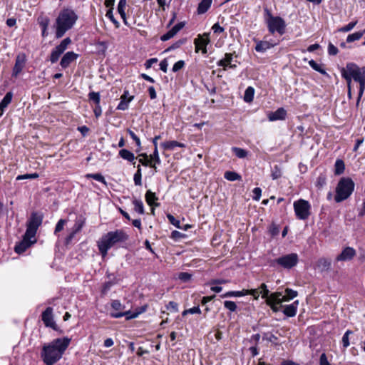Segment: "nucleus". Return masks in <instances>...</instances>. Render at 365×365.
I'll return each instance as SVG.
<instances>
[{
    "label": "nucleus",
    "instance_id": "20",
    "mask_svg": "<svg viewBox=\"0 0 365 365\" xmlns=\"http://www.w3.org/2000/svg\"><path fill=\"white\" fill-rule=\"evenodd\" d=\"M331 260L327 258H320L316 263V268L321 272L330 269Z\"/></svg>",
    "mask_w": 365,
    "mask_h": 365
},
{
    "label": "nucleus",
    "instance_id": "33",
    "mask_svg": "<svg viewBox=\"0 0 365 365\" xmlns=\"http://www.w3.org/2000/svg\"><path fill=\"white\" fill-rule=\"evenodd\" d=\"M133 204L134 205V210L135 212H138L140 215L144 214V206L143 202L140 200L135 199L133 201Z\"/></svg>",
    "mask_w": 365,
    "mask_h": 365
},
{
    "label": "nucleus",
    "instance_id": "29",
    "mask_svg": "<svg viewBox=\"0 0 365 365\" xmlns=\"http://www.w3.org/2000/svg\"><path fill=\"white\" fill-rule=\"evenodd\" d=\"M255 94L254 88L249 86L246 88L244 94V101L247 103H250L253 101Z\"/></svg>",
    "mask_w": 365,
    "mask_h": 365
},
{
    "label": "nucleus",
    "instance_id": "38",
    "mask_svg": "<svg viewBox=\"0 0 365 365\" xmlns=\"http://www.w3.org/2000/svg\"><path fill=\"white\" fill-rule=\"evenodd\" d=\"M356 24H357V21H351V22L349 23L347 25L339 28L338 29V31L343 32V33L349 32L354 28V26L356 25Z\"/></svg>",
    "mask_w": 365,
    "mask_h": 365
},
{
    "label": "nucleus",
    "instance_id": "56",
    "mask_svg": "<svg viewBox=\"0 0 365 365\" xmlns=\"http://www.w3.org/2000/svg\"><path fill=\"white\" fill-rule=\"evenodd\" d=\"M66 221L65 220L61 219L56 225L54 233L61 231L63 229V227L66 224Z\"/></svg>",
    "mask_w": 365,
    "mask_h": 365
},
{
    "label": "nucleus",
    "instance_id": "59",
    "mask_svg": "<svg viewBox=\"0 0 365 365\" xmlns=\"http://www.w3.org/2000/svg\"><path fill=\"white\" fill-rule=\"evenodd\" d=\"M178 304L175 302H170L167 305V309L170 312H177L178 311Z\"/></svg>",
    "mask_w": 365,
    "mask_h": 365
},
{
    "label": "nucleus",
    "instance_id": "5",
    "mask_svg": "<svg viewBox=\"0 0 365 365\" xmlns=\"http://www.w3.org/2000/svg\"><path fill=\"white\" fill-rule=\"evenodd\" d=\"M354 182L349 178H342L339 181L336 187V195L334 200L336 202H340L346 200L354 190Z\"/></svg>",
    "mask_w": 365,
    "mask_h": 365
},
{
    "label": "nucleus",
    "instance_id": "1",
    "mask_svg": "<svg viewBox=\"0 0 365 365\" xmlns=\"http://www.w3.org/2000/svg\"><path fill=\"white\" fill-rule=\"evenodd\" d=\"M71 341V338L65 336L44 344L41 351V357L43 363L46 365H53L58 362L70 345Z\"/></svg>",
    "mask_w": 365,
    "mask_h": 365
},
{
    "label": "nucleus",
    "instance_id": "63",
    "mask_svg": "<svg viewBox=\"0 0 365 365\" xmlns=\"http://www.w3.org/2000/svg\"><path fill=\"white\" fill-rule=\"evenodd\" d=\"M185 22L182 21L175 25L171 30L175 34V35L185 26Z\"/></svg>",
    "mask_w": 365,
    "mask_h": 365
},
{
    "label": "nucleus",
    "instance_id": "35",
    "mask_svg": "<svg viewBox=\"0 0 365 365\" xmlns=\"http://www.w3.org/2000/svg\"><path fill=\"white\" fill-rule=\"evenodd\" d=\"M232 150L235 155L239 158H245L247 156L248 152L245 149L233 147Z\"/></svg>",
    "mask_w": 365,
    "mask_h": 365
},
{
    "label": "nucleus",
    "instance_id": "47",
    "mask_svg": "<svg viewBox=\"0 0 365 365\" xmlns=\"http://www.w3.org/2000/svg\"><path fill=\"white\" fill-rule=\"evenodd\" d=\"M106 17H108L115 25V26L116 28H119L120 26V24L119 22L114 18L113 16V11H112V9H109L106 14Z\"/></svg>",
    "mask_w": 365,
    "mask_h": 365
},
{
    "label": "nucleus",
    "instance_id": "24",
    "mask_svg": "<svg viewBox=\"0 0 365 365\" xmlns=\"http://www.w3.org/2000/svg\"><path fill=\"white\" fill-rule=\"evenodd\" d=\"M119 155L124 160H126L133 163V165H135V157L133 153L129 151L127 149H122L119 151Z\"/></svg>",
    "mask_w": 365,
    "mask_h": 365
},
{
    "label": "nucleus",
    "instance_id": "55",
    "mask_svg": "<svg viewBox=\"0 0 365 365\" xmlns=\"http://www.w3.org/2000/svg\"><path fill=\"white\" fill-rule=\"evenodd\" d=\"M143 158L139 159V162L144 166H148L150 165V160L148 159V157L146 153H143L140 155Z\"/></svg>",
    "mask_w": 365,
    "mask_h": 365
},
{
    "label": "nucleus",
    "instance_id": "31",
    "mask_svg": "<svg viewBox=\"0 0 365 365\" xmlns=\"http://www.w3.org/2000/svg\"><path fill=\"white\" fill-rule=\"evenodd\" d=\"M224 177L226 180L230 181H235L241 179V176L234 171H226L224 174Z\"/></svg>",
    "mask_w": 365,
    "mask_h": 365
},
{
    "label": "nucleus",
    "instance_id": "39",
    "mask_svg": "<svg viewBox=\"0 0 365 365\" xmlns=\"http://www.w3.org/2000/svg\"><path fill=\"white\" fill-rule=\"evenodd\" d=\"M127 131L129 133V135L131 137V138L135 142L136 145L138 147L137 151H139L141 149V142H140V138L130 129H128Z\"/></svg>",
    "mask_w": 365,
    "mask_h": 365
},
{
    "label": "nucleus",
    "instance_id": "7",
    "mask_svg": "<svg viewBox=\"0 0 365 365\" xmlns=\"http://www.w3.org/2000/svg\"><path fill=\"white\" fill-rule=\"evenodd\" d=\"M111 307L115 312H110V315L113 318H120L125 317L126 319L136 318L139 315V312L132 313L130 311H123L125 306L120 303L119 300H113Z\"/></svg>",
    "mask_w": 365,
    "mask_h": 365
},
{
    "label": "nucleus",
    "instance_id": "8",
    "mask_svg": "<svg viewBox=\"0 0 365 365\" xmlns=\"http://www.w3.org/2000/svg\"><path fill=\"white\" fill-rule=\"evenodd\" d=\"M293 206L297 219L306 220L309 218L311 214V205L307 200H298L294 202Z\"/></svg>",
    "mask_w": 365,
    "mask_h": 365
},
{
    "label": "nucleus",
    "instance_id": "2",
    "mask_svg": "<svg viewBox=\"0 0 365 365\" xmlns=\"http://www.w3.org/2000/svg\"><path fill=\"white\" fill-rule=\"evenodd\" d=\"M341 76L346 81L347 84H351V78L359 83V91L356 104L362 97L365 90V67H359L354 63H349L346 68L341 69Z\"/></svg>",
    "mask_w": 365,
    "mask_h": 365
},
{
    "label": "nucleus",
    "instance_id": "44",
    "mask_svg": "<svg viewBox=\"0 0 365 365\" xmlns=\"http://www.w3.org/2000/svg\"><path fill=\"white\" fill-rule=\"evenodd\" d=\"M352 333L353 332L351 330H347L344 333V336L342 337V343H343V346L344 348H347L349 346L350 343H349V336L350 334H352Z\"/></svg>",
    "mask_w": 365,
    "mask_h": 365
},
{
    "label": "nucleus",
    "instance_id": "9",
    "mask_svg": "<svg viewBox=\"0 0 365 365\" xmlns=\"http://www.w3.org/2000/svg\"><path fill=\"white\" fill-rule=\"evenodd\" d=\"M43 221V215L37 212H33L30 219L27 222L26 230L25 234L27 237H35L38 227Z\"/></svg>",
    "mask_w": 365,
    "mask_h": 365
},
{
    "label": "nucleus",
    "instance_id": "64",
    "mask_svg": "<svg viewBox=\"0 0 365 365\" xmlns=\"http://www.w3.org/2000/svg\"><path fill=\"white\" fill-rule=\"evenodd\" d=\"M319 365H331L325 353L321 354L319 358Z\"/></svg>",
    "mask_w": 365,
    "mask_h": 365
},
{
    "label": "nucleus",
    "instance_id": "43",
    "mask_svg": "<svg viewBox=\"0 0 365 365\" xmlns=\"http://www.w3.org/2000/svg\"><path fill=\"white\" fill-rule=\"evenodd\" d=\"M38 178V174L36 173H31V174H24L18 175L16 177V180H26V179H36Z\"/></svg>",
    "mask_w": 365,
    "mask_h": 365
},
{
    "label": "nucleus",
    "instance_id": "37",
    "mask_svg": "<svg viewBox=\"0 0 365 365\" xmlns=\"http://www.w3.org/2000/svg\"><path fill=\"white\" fill-rule=\"evenodd\" d=\"M309 66L316 71H318L321 74L325 75L327 72L324 69L322 68V66L318 64L315 61L311 60L309 61Z\"/></svg>",
    "mask_w": 365,
    "mask_h": 365
},
{
    "label": "nucleus",
    "instance_id": "30",
    "mask_svg": "<svg viewBox=\"0 0 365 365\" xmlns=\"http://www.w3.org/2000/svg\"><path fill=\"white\" fill-rule=\"evenodd\" d=\"M11 99L12 93L11 92H8L0 102V110L1 111H3L4 109L8 106V105L11 103Z\"/></svg>",
    "mask_w": 365,
    "mask_h": 365
},
{
    "label": "nucleus",
    "instance_id": "53",
    "mask_svg": "<svg viewBox=\"0 0 365 365\" xmlns=\"http://www.w3.org/2000/svg\"><path fill=\"white\" fill-rule=\"evenodd\" d=\"M153 160L155 163L160 164L161 161L159 157L158 148H155L154 151L152 155H150V159Z\"/></svg>",
    "mask_w": 365,
    "mask_h": 365
},
{
    "label": "nucleus",
    "instance_id": "17",
    "mask_svg": "<svg viewBox=\"0 0 365 365\" xmlns=\"http://www.w3.org/2000/svg\"><path fill=\"white\" fill-rule=\"evenodd\" d=\"M356 255V251L354 248L347 247L344 248L340 255H339L336 261H348L351 260Z\"/></svg>",
    "mask_w": 365,
    "mask_h": 365
},
{
    "label": "nucleus",
    "instance_id": "48",
    "mask_svg": "<svg viewBox=\"0 0 365 365\" xmlns=\"http://www.w3.org/2000/svg\"><path fill=\"white\" fill-rule=\"evenodd\" d=\"M86 177L88 178H91L98 182L106 183L104 177L100 173L88 174Z\"/></svg>",
    "mask_w": 365,
    "mask_h": 365
},
{
    "label": "nucleus",
    "instance_id": "12",
    "mask_svg": "<svg viewBox=\"0 0 365 365\" xmlns=\"http://www.w3.org/2000/svg\"><path fill=\"white\" fill-rule=\"evenodd\" d=\"M210 40L209 38V34L204 33L202 35H198L197 37L194 40L195 52L201 51L202 54H206L207 53V46L210 43Z\"/></svg>",
    "mask_w": 365,
    "mask_h": 365
},
{
    "label": "nucleus",
    "instance_id": "14",
    "mask_svg": "<svg viewBox=\"0 0 365 365\" xmlns=\"http://www.w3.org/2000/svg\"><path fill=\"white\" fill-rule=\"evenodd\" d=\"M52 313L53 309L51 307H47L42 313V321L46 327L56 329V324L53 322Z\"/></svg>",
    "mask_w": 365,
    "mask_h": 365
},
{
    "label": "nucleus",
    "instance_id": "19",
    "mask_svg": "<svg viewBox=\"0 0 365 365\" xmlns=\"http://www.w3.org/2000/svg\"><path fill=\"white\" fill-rule=\"evenodd\" d=\"M286 115L287 111L283 108H279L274 112H270L268 114V119L269 121L284 120Z\"/></svg>",
    "mask_w": 365,
    "mask_h": 365
},
{
    "label": "nucleus",
    "instance_id": "62",
    "mask_svg": "<svg viewBox=\"0 0 365 365\" xmlns=\"http://www.w3.org/2000/svg\"><path fill=\"white\" fill-rule=\"evenodd\" d=\"M167 217H168V219L169 220V221H170V222L171 224H173V225H175V226L176 227H178V228H180V221H179V220H177L174 217V216H173V215H170V214H168V215H167Z\"/></svg>",
    "mask_w": 365,
    "mask_h": 365
},
{
    "label": "nucleus",
    "instance_id": "27",
    "mask_svg": "<svg viewBox=\"0 0 365 365\" xmlns=\"http://www.w3.org/2000/svg\"><path fill=\"white\" fill-rule=\"evenodd\" d=\"M145 197L146 202L150 206H153V205L156 206V207L159 206L158 203H155V201L158 200V197H156L155 192H153L150 190H148L145 193Z\"/></svg>",
    "mask_w": 365,
    "mask_h": 365
},
{
    "label": "nucleus",
    "instance_id": "57",
    "mask_svg": "<svg viewBox=\"0 0 365 365\" xmlns=\"http://www.w3.org/2000/svg\"><path fill=\"white\" fill-rule=\"evenodd\" d=\"M175 36V34L170 29L166 34H163L160 39L163 41H166Z\"/></svg>",
    "mask_w": 365,
    "mask_h": 365
},
{
    "label": "nucleus",
    "instance_id": "60",
    "mask_svg": "<svg viewBox=\"0 0 365 365\" xmlns=\"http://www.w3.org/2000/svg\"><path fill=\"white\" fill-rule=\"evenodd\" d=\"M338 48L333 45L331 43H329L328 46V53L329 55L335 56L338 53Z\"/></svg>",
    "mask_w": 365,
    "mask_h": 365
},
{
    "label": "nucleus",
    "instance_id": "40",
    "mask_svg": "<svg viewBox=\"0 0 365 365\" xmlns=\"http://www.w3.org/2000/svg\"><path fill=\"white\" fill-rule=\"evenodd\" d=\"M133 98V96H130L128 98V101L121 100L119 103L118 106H117V109L120 110H125L128 109V103L132 101Z\"/></svg>",
    "mask_w": 365,
    "mask_h": 365
},
{
    "label": "nucleus",
    "instance_id": "25",
    "mask_svg": "<svg viewBox=\"0 0 365 365\" xmlns=\"http://www.w3.org/2000/svg\"><path fill=\"white\" fill-rule=\"evenodd\" d=\"M165 150H173L175 147L185 148V145L176 140L166 141L161 144Z\"/></svg>",
    "mask_w": 365,
    "mask_h": 365
},
{
    "label": "nucleus",
    "instance_id": "28",
    "mask_svg": "<svg viewBox=\"0 0 365 365\" xmlns=\"http://www.w3.org/2000/svg\"><path fill=\"white\" fill-rule=\"evenodd\" d=\"M345 164L341 159H337L334 165V173L335 175H339L344 172Z\"/></svg>",
    "mask_w": 365,
    "mask_h": 365
},
{
    "label": "nucleus",
    "instance_id": "6",
    "mask_svg": "<svg viewBox=\"0 0 365 365\" xmlns=\"http://www.w3.org/2000/svg\"><path fill=\"white\" fill-rule=\"evenodd\" d=\"M264 13L267 16L265 21L269 32L272 34L275 32H277L280 35L284 34L286 28L284 20L280 16H272L270 11L267 8L264 9Z\"/></svg>",
    "mask_w": 365,
    "mask_h": 365
},
{
    "label": "nucleus",
    "instance_id": "50",
    "mask_svg": "<svg viewBox=\"0 0 365 365\" xmlns=\"http://www.w3.org/2000/svg\"><path fill=\"white\" fill-rule=\"evenodd\" d=\"M222 298L231 297H242L240 291H230L220 296Z\"/></svg>",
    "mask_w": 365,
    "mask_h": 365
},
{
    "label": "nucleus",
    "instance_id": "45",
    "mask_svg": "<svg viewBox=\"0 0 365 365\" xmlns=\"http://www.w3.org/2000/svg\"><path fill=\"white\" fill-rule=\"evenodd\" d=\"M200 313H201V310H200V307L197 306V307H193L188 309L184 310L182 313V315L185 316L187 314H200Z\"/></svg>",
    "mask_w": 365,
    "mask_h": 365
},
{
    "label": "nucleus",
    "instance_id": "51",
    "mask_svg": "<svg viewBox=\"0 0 365 365\" xmlns=\"http://www.w3.org/2000/svg\"><path fill=\"white\" fill-rule=\"evenodd\" d=\"M266 299V303L267 304H278V299L277 297H275L274 293H272L271 294H268L267 297H265Z\"/></svg>",
    "mask_w": 365,
    "mask_h": 365
},
{
    "label": "nucleus",
    "instance_id": "49",
    "mask_svg": "<svg viewBox=\"0 0 365 365\" xmlns=\"http://www.w3.org/2000/svg\"><path fill=\"white\" fill-rule=\"evenodd\" d=\"M224 306L226 309L231 312H235L237 309L236 304L232 301H225Z\"/></svg>",
    "mask_w": 365,
    "mask_h": 365
},
{
    "label": "nucleus",
    "instance_id": "10",
    "mask_svg": "<svg viewBox=\"0 0 365 365\" xmlns=\"http://www.w3.org/2000/svg\"><path fill=\"white\" fill-rule=\"evenodd\" d=\"M71 43L70 38H64L59 45L56 46L51 51L49 60L52 63L58 61L61 55L67 49L68 46Z\"/></svg>",
    "mask_w": 365,
    "mask_h": 365
},
{
    "label": "nucleus",
    "instance_id": "13",
    "mask_svg": "<svg viewBox=\"0 0 365 365\" xmlns=\"http://www.w3.org/2000/svg\"><path fill=\"white\" fill-rule=\"evenodd\" d=\"M35 242L34 237H26V234H24L22 241L16 245L14 250L16 253H22Z\"/></svg>",
    "mask_w": 365,
    "mask_h": 365
},
{
    "label": "nucleus",
    "instance_id": "34",
    "mask_svg": "<svg viewBox=\"0 0 365 365\" xmlns=\"http://www.w3.org/2000/svg\"><path fill=\"white\" fill-rule=\"evenodd\" d=\"M365 30L363 31H358L354 34H349L346 38V42L351 43L357 40H359L364 35Z\"/></svg>",
    "mask_w": 365,
    "mask_h": 365
},
{
    "label": "nucleus",
    "instance_id": "26",
    "mask_svg": "<svg viewBox=\"0 0 365 365\" xmlns=\"http://www.w3.org/2000/svg\"><path fill=\"white\" fill-rule=\"evenodd\" d=\"M212 0H202L198 4L197 13L199 14H205L211 6Z\"/></svg>",
    "mask_w": 365,
    "mask_h": 365
},
{
    "label": "nucleus",
    "instance_id": "54",
    "mask_svg": "<svg viewBox=\"0 0 365 365\" xmlns=\"http://www.w3.org/2000/svg\"><path fill=\"white\" fill-rule=\"evenodd\" d=\"M253 196L252 199L254 200L258 201L260 199L261 195H262V190L259 187H255L253 190Z\"/></svg>",
    "mask_w": 365,
    "mask_h": 365
},
{
    "label": "nucleus",
    "instance_id": "16",
    "mask_svg": "<svg viewBox=\"0 0 365 365\" xmlns=\"http://www.w3.org/2000/svg\"><path fill=\"white\" fill-rule=\"evenodd\" d=\"M26 63L24 54H19L16 58L15 65L13 68L12 76L16 77L23 70Z\"/></svg>",
    "mask_w": 365,
    "mask_h": 365
},
{
    "label": "nucleus",
    "instance_id": "41",
    "mask_svg": "<svg viewBox=\"0 0 365 365\" xmlns=\"http://www.w3.org/2000/svg\"><path fill=\"white\" fill-rule=\"evenodd\" d=\"M271 176L273 180H277L282 176V172L278 165H274L272 168Z\"/></svg>",
    "mask_w": 365,
    "mask_h": 365
},
{
    "label": "nucleus",
    "instance_id": "42",
    "mask_svg": "<svg viewBox=\"0 0 365 365\" xmlns=\"http://www.w3.org/2000/svg\"><path fill=\"white\" fill-rule=\"evenodd\" d=\"M88 98L93 101L96 105L100 104V94L98 92H91L88 94Z\"/></svg>",
    "mask_w": 365,
    "mask_h": 365
},
{
    "label": "nucleus",
    "instance_id": "3",
    "mask_svg": "<svg viewBox=\"0 0 365 365\" xmlns=\"http://www.w3.org/2000/svg\"><path fill=\"white\" fill-rule=\"evenodd\" d=\"M128 240V235L123 230H116L108 232L97 242V245L100 253L103 257H105L108 251L115 245L125 242Z\"/></svg>",
    "mask_w": 365,
    "mask_h": 365
},
{
    "label": "nucleus",
    "instance_id": "18",
    "mask_svg": "<svg viewBox=\"0 0 365 365\" xmlns=\"http://www.w3.org/2000/svg\"><path fill=\"white\" fill-rule=\"evenodd\" d=\"M78 55L73 51H68L62 57L60 65L63 68H67L71 62L77 59Z\"/></svg>",
    "mask_w": 365,
    "mask_h": 365
},
{
    "label": "nucleus",
    "instance_id": "15",
    "mask_svg": "<svg viewBox=\"0 0 365 365\" xmlns=\"http://www.w3.org/2000/svg\"><path fill=\"white\" fill-rule=\"evenodd\" d=\"M254 41L256 42L255 49L257 52L259 53H264L278 44V43H272L265 40L258 41L257 39H254Z\"/></svg>",
    "mask_w": 365,
    "mask_h": 365
},
{
    "label": "nucleus",
    "instance_id": "11",
    "mask_svg": "<svg viewBox=\"0 0 365 365\" xmlns=\"http://www.w3.org/2000/svg\"><path fill=\"white\" fill-rule=\"evenodd\" d=\"M299 258L296 253L286 255L276 259V262L284 269H291L298 263Z\"/></svg>",
    "mask_w": 365,
    "mask_h": 365
},
{
    "label": "nucleus",
    "instance_id": "4",
    "mask_svg": "<svg viewBox=\"0 0 365 365\" xmlns=\"http://www.w3.org/2000/svg\"><path fill=\"white\" fill-rule=\"evenodd\" d=\"M78 15L71 9H64L56 19V37L61 38L76 24Z\"/></svg>",
    "mask_w": 365,
    "mask_h": 365
},
{
    "label": "nucleus",
    "instance_id": "58",
    "mask_svg": "<svg viewBox=\"0 0 365 365\" xmlns=\"http://www.w3.org/2000/svg\"><path fill=\"white\" fill-rule=\"evenodd\" d=\"M259 288L262 289L261 291H259L260 294H262V297H267L269 291L268 290L267 285L264 283H262Z\"/></svg>",
    "mask_w": 365,
    "mask_h": 365
},
{
    "label": "nucleus",
    "instance_id": "61",
    "mask_svg": "<svg viewBox=\"0 0 365 365\" xmlns=\"http://www.w3.org/2000/svg\"><path fill=\"white\" fill-rule=\"evenodd\" d=\"M191 278V274L187 273V272H180L179 274H178V279H180V280H182V282H187Z\"/></svg>",
    "mask_w": 365,
    "mask_h": 365
},
{
    "label": "nucleus",
    "instance_id": "46",
    "mask_svg": "<svg viewBox=\"0 0 365 365\" xmlns=\"http://www.w3.org/2000/svg\"><path fill=\"white\" fill-rule=\"evenodd\" d=\"M49 20L48 19H46L45 20H43L40 22V26L42 28V36L43 37L46 36L48 35L47 33V29L48 26Z\"/></svg>",
    "mask_w": 365,
    "mask_h": 365
},
{
    "label": "nucleus",
    "instance_id": "52",
    "mask_svg": "<svg viewBox=\"0 0 365 365\" xmlns=\"http://www.w3.org/2000/svg\"><path fill=\"white\" fill-rule=\"evenodd\" d=\"M185 66V61L182 60H180L177 61L173 66L172 71L173 72H178L180 69H182Z\"/></svg>",
    "mask_w": 365,
    "mask_h": 365
},
{
    "label": "nucleus",
    "instance_id": "32",
    "mask_svg": "<svg viewBox=\"0 0 365 365\" xmlns=\"http://www.w3.org/2000/svg\"><path fill=\"white\" fill-rule=\"evenodd\" d=\"M285 294L284 295V302H289L291 299L296 297L298 294L297 291H294L292 289L287 288L284 291Z\"/></svg>",
    "mask_w": 365,
    "mask_h": 365
},
{
    "label": "nucleus",
    "instance_id": "21",
    "mask_svg": "<svg viewBox=\"0 0 365 365\" xmlns=\"http://www.w3.org/2000/svg\"><path fill=\"white\" fill-rule=\"evenodd\" d=\"M299 304L298 300H296L292 304L284 307L283 313L289 317H293L296 315L297 311V307Z\"/></svg>",
    "mask_w": 365,
    "mask_h": 365
},
{
    "label": "nucleus",
    "instance_id": "23",
    "mask_svg": "<svg viewBox=\"0 0 365 365\" xmlns=\"http://www.w3.org/2000/svg\"><path fill=\"white\" fill-rule=\"evenodd\" d=\"M232 60V55L231 53H225V58L219 61L217 65L219 66H222L224 69H226V67L229 66L230 68H235L236 65L231 64V61Z\"/></svg>",
    "mask_w": 365,
    "mask_h": 365
},
{
    "label": "nucleus",
    "instance_id": "36",
    "mask_svg": "<svg viewBox=\"0 0 365 365\" xmlns=\"http://www.w3.org/2000/svg\"><path fill=\"white\" fill-rule=\"evenodd\" d=\"M141 178H142L141 168H140V165H138L137 166V171L134 174V176H133V180H134L135 185L140 186L142 185Z\"/></svg>",
    "mask_w": 365,
    "mask_h": 365
},
{
    "label": "nucleus",
    "instance_id": "22",
    "mask_svg": "<svg viewBox=\"0 0 365 365\" xmlns=\"http://www.w3.org/2000/svg\"><path fill=\"white\" fill-rule=\"evenodd\" d=\"M126 4H127L126 0H120L118 2V12L120 15V17L122 18L123 23L125 25L129 26V24L127 21L126 14H125V11Z\"/></svg>",
    "mask_w": 365,
    "mask_h": 365
}]
</instances>
